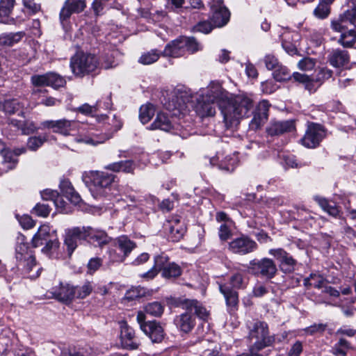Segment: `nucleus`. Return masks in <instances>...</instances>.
<instances>
[{
  "label": "nucleus",
  "mask_w": 356,
  "mask_h": 356,
  "mask_svg": "<svg viewBox=\"0 0 356 356\" xmlns=\"http://www.w3.org/2000/svg\"><path fill=\"white\" fill-rule=\"evenodd\" d=\"M275 261L268 257L254 258L250 261L248 272L256 277L271 280L277 274Z\"/></svg>",
  "instance_id": "nucleus-10"
},
{
  "label": "nucleus",
  "mask_w": 356,
  "mask_h": 356,
  "mask_svg": "<svg viewBox=\"0 0 356 356\" xmlns=\"http://www.w3.org/2000/svg\"><path fill=\"white\" fill-rule=\"evenodd\" d=\"M327 59L334 67L343 68L350 63V56L348 51L337 48L330 53Z\"/></svg>",
  "instance_id": "nucleus-32"
},
{
  "label": "nucleus",
  "mask_w": 356,
  "mask_h": 356,
  "mask_svg": "<svg viewBox=\"0 0 356 356\" xmlns=\"http://www.w3.org/2000/svg\"><path fill=\"white\" fill-rule=\"evenodd\" d=\"M219 291L225 298L228 313L233 314L237 312L239 307L238 292L229 287L227 283L219 284Z\"/></svg>",
  "instance_id": "nucleus-17"
},
{
  "label": "nucleus",
  "mask_w": 356,
  "mask_h": 356,
  "mask_svg": "<svg viewBox=\"0 0 356 356\" xmlns=\"http://www.w3.org/2000/svg\"><path fill=\"white\" fill-rule=\"evenodd\" d=\"M332 75L333 71L327 67L316 69L314 73L311 76L313 85L316 87V91L325 81L330 79Z\"/></svg>",
  "instance_id": "nucleus-37"
},
{
  "label": "nucleus",
  "mask_w": 356,
  "mask_h": 356,
  "mask_svg": "<svg viewBox=\"0 0 356 356\" xmlns=\"http://www.w3.org/2000/svg\"><path fill=\"white\" fill-rule=\"evenodd\" d=\"M209 6V19L216 28H221L229 22L231 13L225 6L223 0H211Z\"/></svg>",
  "instance_id": "nucleus-15"
},
{
  "label": "nucleus",
  "mask_w": 356,
  "mask_h": 356,
  "mask_svg": "<svg viewBox=\"0 0 356 356\" xmlns=\"http://www.w3.org/2000/svg\"><path fill=\"white\" fill-rule=\"evenodd\" d=\"M273 79L277 82L291 81L292 74L287 67L280 65L273 72Z\"/></svg>",
  "instance_id": "nucleus-50"
},
{
  "label": "nucleus",
  "mask_w": 356,
  "mask_h": 356,
  "mask_svg": "<svg viewBox=\"0 0 356 356\" xmlns=\"http://www.w3.org/2000/svg\"><path fill=\"white\" fill-rule=\"evenodd\" d=\"M185 54H194L202 49V47L197 39L193 36L183 35Z\"/></svg>",
  "instance_id": "nucleus-44"
},
{
  "label": "nucleus",
  "mask_w": 356,
  "mask_h": 356,
  "mask_svg": "<svg viewBox=\"0 0 356 356\" xmlns=\"http://www.w3.org/2000/svg\"><path fill=\"white\" fill-rule=\"evenodd\" d=\"M185 54L183 35H180L168 43L161 52L162 56L172 58L181 57Z\"/></svg>",
  "instance_id": "nucleus-31"
},
{
  "label": "nucleus",
  "mask_w": 356,
  "mask_h": 356,
  "mask_svg": "<svg viewBox=\"0 0 356 356\" xmlns=\"http://www.w3.org/2000/svg\"><path fill=\"white\" fill-rule=\"evenodd\" d=\"M221 98L220 109L223 115V121L227 129L237 124L240 120L249 118L252 119L249 126L252 130H257L268 120L270 104L268 100L259 102L254 109V103L247 94L231 95L225 89L221 88L219 92Z\"/></svg>",
  "instance_id": "nucleus-1"
},
{
  "label": "nucleus",
  "mask_w": 356,
  "mask_h": 356,
  "mask_svg": "<svg viewBox=\"0 0 356 356\" xmlns=\"http://www.w3.org/2000/svg\"><path fill=\"white\" fill-rule=\"evenodd\" d=\"M120 342L122 346L127 350H136L138 343L136 341L135 331L128 325L126 321L120 322Z\"/></svg>",
  "instance_id": "nucleus-18"
},
{
  "label": "nucleus",
  "mask_w": 356,
  "mask_h": 356,
  "mask_svg": "<svg viewBox=\"0 0 356 356\" xmlns=\"http://www.w3.org/2000/svg\"><path fill=\"white\" fill-rule=\"evenodd\" d=\"M24 35L25 33L24 31L1 33L0 35V45L12 47L19 42Z\"/></svg>",
  "instance_id": "nucleus-41"
},
{
  "label": "nucleus",
  "mask_w": 356,
  "mask_h": 356,
  "mask_svg": "<svg viewBox=\"0 0 356 356\" xmlns=\"http://www.w3.org/2000/svg\"><path fill=\"white\" fill-rule=\"evenodd\" d=\"M329 131L326 127L319 122L308 121L303 136L300 139L299 144L307 149L318 148L322 142L327 138Z\"/></svg>",
  "instance_id": "nucleus-7"
},
{
  "label": "nucleus",
  "mask_w": 356,
  "mask_h": 356,
  "mask_svg": "<svg viewBox=\"0 0 356 356\" xmlns=\"http://www.w3.org/2000/svg\"><path fill=\"white\" fill-rule=\"evenodd\" d=\"M59 189L60 195L66 197L71 204L77 205L82 202L79 193L75 190L68 178H63L60 181Z\"/></svg>",
  "instance_id": "nucleus-26"
},
{
  "label": "nucleus",
  "mask_w": 356,
  "mask_h": 356,
  "mask_svg": "<svg viewBox=\"0 0 356 356\" xmlns=\"http://www.w3.org/2000/svg\"><path fill=\"white\" fill-rule=\"evenodd\" d=\"M160 54L156 49H153L147 53L143 54L139 58V63L143 65H150L159 60Z\"/></svg>",
  "instance_id": "nucleus-58"
},
{
  "label": "nucleus",
  "mask_w": 356,
  "mask_h": 356,
  "mask_svg": "<svg viewBox=\"0 0 356 356\" xmlns=\"http://www.w3.org/2000/svg\"><path fill=\"white\" fill-rule=\"evenodd\" d=\"M282 47L290 56H300L296 44L293 42V36L291 34H285L282 38Z\"/></svg>",
  "instance_id": "nucleus-45"
},
{
  "label": "nucleus",
  "mask_w": 356,
  "mask_h": 356,
  "mask_svg": "<svg viewBox=\"0 0 356 356\" xmlns=\"http://www.w3.org/2000/svg\"><path fill=\"white\" fill-rule=\"evenodd\" d=\"M303 350L302 343L298 340L291 347L289 350L288 356H300Z\"/></svg>",
  "instance_id": "nucleus-64"
},
{
  "label": "nucleus",
  "mask_w": 356,
  "mask_h": 356,
  "mask_svg": "<svg viewBox=\"0 0 356 356\" xmlns=\"http://www.w3.org/2000/svg\"><path fill=\"white\" fill-rule=\"evenodd\" d=\"M70 65L76 77L83 78L95 72L100 63L95 54L81 51L71 58Z\"/></svg>",
  "instance_id": "nucleus-5"
},
{
  "label": "nucleus",
  "mask_w": 356,
  "mask_h": 356,
  "mask_svg": "<svg viewBox=\"0 0 356 356\" xmlns=\"http://www.w3.org/2000/svg\"><path fill=\"white\" fill-rule=\"evenodd\" d=\"M86 243V226L73 227L65 231L64 245L69 257H71L79 245Z\"/></svg>",
  "instance_id": "nucleus-14"
},
{
  "label": "nucleus",
  "mask_w": 356,
  "mask_h": 356,
  "mask_svg": "<svg viewBox=\"0 0 356 356\" xmlns=\"http://www.w3.org/2000/svg\"><path fill=\"white\" fill-rule=\"evenodd\" d=\"M67 81L64 76L55 72H48V86L58 90L65 87Z\"/></svg>",
  "instance_id": "nucleus-47"
},
{
  "label": "nucleus",
  "mask_w": 356,
  "mask_h": 356,
  "mask_svg": "<svg viewBox=\"0 0 356 356\" xmlns=\"http://www.w3.org/2000/svg\"><path fill=\"white\" fill-rule=\"evenodd\" d=\"M44 246L42 248V252L47 255H50L56 252L60 247V241L58 235L51 236V238L44 242Z\"/></svg>",
  "instance_id": "nucleus-53"
},
{
  "label": "nucleus",
  "mask_w": 356,
  "mask_h": 356,
  "mask_svg": "<svg viewBox=\"0 0 356 356\" xmlns=\"http://www.w3.org/2000/svg\"><path fill=\"white\" fill-rule=\"evenodd\" d=\"M259 246L248 235L240 233L227 243V250L232 254L241 256L255 252Z\"/></svg>",
  "instance_id": "nucleus-13"
},
{
  "label": "nucleus",
  "mask_w": 356,
  "mask_h": 356,
  "mask_svg": "<svg viewBox=\"0 0 356 356\" xmlns=\"http://www.w3.org/2000/svg\"><path fill=\"white\" fill-rule=\"evenodd\" d=\"M86 8V0H65L59 13L60 24L64 26L72 14L82 13Z\"/></svg>",
  "instance_id": "nucleus-16"
},
{
  "label": "nucleus",
  "mask_w": 356,
  "mask_h": 356,
  "mask_svg": "<svg viewBox=\"0 0 356 356\" xmlns=\"http://www.w3.org/2000/svg\"><path fill=\"white\" fill-rule=\"evenodd\" d=\"M165 307L164 302L154 300L145 304L142 312L145 314V316L148 314L153 317L160 318L164 313Z\"/></svg>",
  "instance_id": "nucleus-36"
},
{
  "label": "nucleus",
  "mask_w": 356,
  "mask_h": 356,
  "mask_svg": "<svg viewBox=\"0 0 356 356\" xmlns=\"http://www.w3.org/2000/svg\"><path fill=\"white\" fill-rule=\"evenodd\" d=\"M31 82L35 87L48 86V72L42 74H34L31 77Z\"/></svg>",
  "instance_id": "nucleus-59"
},
{
  "label": "nucleus",
  "mask_w": 356,
  "mask_h": 356,
  "mask_svg": "<svg viewBox=\"0 0 356 356\" xmlns=\"http://www.w3.org/2000/svg\"><path fill=\"white\" fill-rule=\"evenodd\" d=\"M261 87L262 92L265 94H272L278 88V86L273 80H267L262 82Z\"/></svg>",
  "instance_id": "nucleus-63"
},
{
  "label": "nucleus",
  "mask_w": 356,
  "mask_h": 356,
  "mask_svg": "<svg viewBox=\"0 0 356 356\" xmlns=\"http://www.w3.org/2000/svg\"><path fill=\"white\" fill-rule=\"evenodd\" d=\"M166 303L170 307H180L185 311H194V314L200 320L207 322L209 318V313L203 304L197 299H189L184 296L166 297Z\"/></svg>",
  "instance_id": "nucleus-8"
},
{
  "label": "nucleus",
  "mask_w": 356,
  "mask_h": 356,
  "mask_svg": "<svg viewBox=\"0 0 356 356\" xmlns=\"http://www.w3.org/2000/svg\"><path fill=\"white\" fill-rule=\"evenodd\" d=\"M173 119L174 117L168 113L160 111L157 113L156 118L150 124V129H159L166 132L170 131L175 129L172 122Z\"/></svg>",
  "instance_id": "nucleus-29"
},
{
  "label": "nucleus",
  "mask_w": 356,
  "mask_h": 356,
  "mask_svg": "<svg viewBox=\"0 0 356 356\" xmlns=\"http://www.w3.org/2000/svg\"><path fill=\"white\" fill-rule=\"evenodd\" d=\"M75 289V298L85 299L89 296L93 291L92 282L89 280H86L81 286H74Z\"/></svg>",
  "instance_id": "nucleus-51"
},
{
  "label": "nucleus",
  "mask_w": 356,
  "mask_h": 356,
  "mask_svg": "<svg viewBox=\"0 0 356 356\" xmlns=\"http://www.w3.org/2000/svg\"><path fill=\"white\" fill-rule=\"evenodd\" d=\"M15 217L24 229H31L36 225V221L29 214L19 215L15 213Z\"/></svg>",
  "instance_id": "nucleus-55"
},
{
  "label": "nucleus",
  "mask_w": 356,
  "mask_h": 356,
  "mask_svg": "<svg viewBox=\"0 0 356 356\" xmlns=\"http://www.w3.org/2000/svg\"><path fill=\"white\" fill-rule=\"evenodd\" d=\"M238 161L234 156L228 155L220 160V157L216 156L210 159V163L213 166H216L219 170L226 172H233L238 165Z\"/></svg>",
  "instance_id": "nucleus-33"
},
{
  "label": "nucleus",
  "mask_w": 356,
  "mask_h": 356,
  "mask_svg": "<svg viewBox=\"0 0 356 356\" xmlns=\"http://www.w3.org/2000/svg\"><path fill=\"white\" fill-rule=\"evenodd\" d=\"M170 257L165 253H161L154 257V265L147 272L141 275V277L149 280H153L168 266L170 263Z\"/></svg>",
  "instance_id": "nucleus-22"
},
{
  "label": "nucleus",
  "mask_w": 356,
  "mask_h": 356,
  "mask_svg": "<svg viewBox=\"0 0 356 356\" xmlns=\"http://www.w3.org/2000/svg\"><path fill=\"white\" fill-rule=\"evenodd\" d=\"M117 176L104 171H90L83 176V181L95 199L106 198L108 200L115 196L114 183Z\"/></svg>",
  "instance_id": "nucleus-4"
},
{
  "label": "nucleus",
  "mask_w": 356,
  "mask_h": 356,
  "mask_svg": "<svg viewBox=\"0 0 356 356\" xmlns=\"http://www.w3.org/2000/svg\"><path fill=\"white\" fill-rule=\"evenodd\" d=\"M41 198L44 201L54 202L55 199L58 197V191L57 190H52L46 188L40 191Z\"/></svg>",
  "instance_id": "nucleus-62"
},
{
  "label": "nucleus",
  "mask_w": 356,
  "mask_h": 356,
  "mask_svg": "<svg viewBox=\"0 0 356 356\" xmlns=\"http://www.w3.org/2000/svg\"><path fill=\"white\" fill-rule=\"evenodd\" d=\"M193 311L186 310L184 313L177 315L174 318V323L177 328L184 332L189 333L193 330L196 325L195 317H197Z\"/></svg>",
  "instance_id": "nucleus-24"
},
{
  "label": "nucleus",
  "mask_w": 356,
  "mask_h": 356,
  "mask_svg": "<svg viewBox=\"0 0 356 356\" xmlns=\"http://www.w3.org/2000/svg\"><path fill=\"white\" fill-rule=\"evenodd\" d=\"M74 286L68 283L60 282L58 286L53 288L52 294L55 299L66 305H70L75 298Z\"/></svg>",
  "instance_id": "nucleus-19"
},
{
  "label": "nucleus",
  "mask_w": 356,
  "mask_h": 356,
  "mask_svg": "<svg viewBox=\"0 0 356 356\" xmlns=\"http://www.w3.org/2000/svg\"><path fill=\"white\" fill-rule=\"evenodd\" d=\"M249 338L254 340L251 345V350L261 351L273 346L275 341V335H270L268 325L263 321L256 320L249 327Z\"/></svg>",
  "instance_id": "nucleus-6"
},
{
  "label": "nucleus",
  "mask_w": 356,
  "mask_h": 356,
  "mask_svg": "<svg viewBox=\"0 0 356 356\" xmlns=\"http://www.w3.org/2000/svg\"><path fill=\"white\" fill-rule=\"evenodd\" d=\"M268 254L273 257L278 270L285 275L293 274L298 270V261L282 248H271Z\"/></svg>",
  "instance_id": "nucleus-11"
},
{
  "label": "nucleus",
  "mask_w": 356,
  "mask_h": 356,
  "mask_svg": "<svg viewBox=\"0 0 356 356\" xmlns=\"http://www.w3.org/2000/svg\"><path fill=\"white\" fill-rule=\"evenodd\" d=\"M155 114V107L154 104L147 103L142 105L139 109V119L140 122L145 124L148 123Z\"/></svg>",
  "instance_id": "nucleus-46"
},
{
  "label": "nucleus",
  "mask_w": 356,
  "mask_h": 356,
  "mask_svg": "<svg viewBox=\"0 0 356 356\" xmlns=\"http://www.w3.org/2000/svg\"><path fill=\"white\" fill-rule=\"evenodd\" d=\"M296 130V123L293 120L271 122L266 127L268 136H279L284 134L291 133Z\"/></svg>",
  "instance_id": "nucleus-21"
},
{
  "label": "nucleus",
  "mask_w": 356,
  "mask_h": 356,
  "mask_svg": "<svg viewBox=\"0 0 356 356\" xmlns=\"http://www.w3.org/2000/svg\"><path fill=\"white\" fill-rule=\"evenodd\" d=\"M331 10V5L318 0V3L314 8L313 15L317 19H325L329 17Z\"/></svg>",
  "instance_id": "nucleus-52"
},
{
  "label": "nucleus",
  "mask_w": 356,
  "mask_h": 356,
  "mask_svg": "<svg viewBox=\"0 0 356 356\" xmlns=\"http://www.w3.org/2000/svg\"><path fill=\"white\" fill-rule=\"evenodd\" d=\"M232 224L222 223L218 228V237L222 243L227 242L232 240L233 237V232L231 229L230 225Z\"/></svg>",
  "instance_id": "nucleus-57"
},
{
  "label": "nucleus",
  "mask_w": 356,
  "mask_h": 356,
  "mask_svg": "<svg viewBox=\"0 0 356 356\" xmlns=\"http://www.w3.org/2000/svg\"><path fill=\"white\" fill-rule=\"evenodd\" d=\"M313 199L321 209L329 216L335 218L341 217L342 214L341 209L336 202L321 195H315Z\"/></svg>",
  "instance_id": "nucleus-28"
},
{
  "label": "nucleus",
  "mask_w": 356,
  "mask_h": 356,
  "mask_svg": "<svg viewBox=\"0 0 356 356\" xmlns=\"http://www.w3.org/2000/svg\"><path fill=\"white\" fill-rule=\"evenodd\" d=\"M72 121L61 119L58 120H44L40 123L41 129H52L56 134L68 136L70 134Z\"/></svg>",
  "instance_id": "nucleus-23"
},
{
  "label": "nucleus",
  "mask_w": 356,
  "mask_h": 356,
  "mask_svg": "<svg viewBox=\"0 0 356 356\" xmlns=\"http://www.w3.org/2000/svg\"><path fill=\"white\" fill-rule=\"evenodd\" d=\"M118 248L123 252L120 257V261L123 262L130 254L134 249L136 248V243L130 240L127 236H122L118 238Z\"/></svg>",
  "instance_id": "nucleus-39"
},
{
  "label": "nucleus",
  "mask_w": 356,
  "mask_h": 356,
  "mask_svg": "<svg viewBox=\"0 0 356 356\" xmlns=\"http://www.w3.org/2000/svg\"><path fill=\"white\" fill-rule=\"evenodd\" d=\"M291 82L297 86H302L310 93L316 92V87L314 86L312 76L306 74L295 72L292 74Z\"/></svg>",
  "instance_id": "nucleus-35"
},
{
  "label": "nucleus",
  "mask_w": 356,
  "mask_h": 356,
  "mask_svg": "<svg viewBox=\"0 0 356 356\" xmlns=\"http://www.w3.org/2000/svg\"><path fill=\"white\" fill-rule=\"evenodd\" d=\"M57 235L56 230L53 229L48 224H43L39 227L29 243L26 236L18 232L15 243V259L17 266H23V270L29 273L36 266V258L34 248L44 245V242Z\"/></svg>",
  "instance_id": "nucleus-2"
},
{
  "label": "nucleus",
  "mask_w": 356,
  "mask_h": 356,
  "mask_svg": "<svg viewBox=\"0 0 356 356\" xmlns=\"http://www.w3.org/2000/svg\"><path fill=\"white\" fill-rule=\"evenodd\" d=\"M323 106L325 111L337 113L341 111L342 104L339 100L332 99L326 102Z\"/></svg>",
  "instance_id": "nucleus-61"
},
{
  "label": "nucleus",
  "mask_w": 356,
  "mask_h": 356,
  "mask_svg": "<svg viewBox=\"0 0 356 356\" xmlns=\"http://www.w3.org/2000/svg\"><path fill=\"white\" fill-rule=\"evenodd\" d=\"M215 28H216L211 20L202 19L193 26L191 29L192 33H201L203 34L210 33Z\"/></svg>",
  "instance_id": "nucleus-49"
},
{
  "label": "nucleus",
  "mask_w": 356,
  "mask_h": 356,
  "mask_svg": "<svg viewBox=\"0 0 356 356\" xmlns=\"http://www.w3.org/2000/svg\"><path fill=\"white\" fill-rule=\"evenodd\" d=\"M147 316L143 312H138L136 320L140 330L149 337L153 343H160L165 337L164 329L161 323L154 321H147Z\"/></svg>",
  "instance_id": "nucleus-12"
},
{
  "label": "nucleus",
  "mask_w": 356,
  "mask_h": 356,
  "mask_svg": "<svg viewBox=\"0 0 356 356\" xmlns=\"http://www.w3.org/2000/svg\"><path fill=\"white\" fill-rule=\"evenodd\" d=\"M0 111L6 115H13L17 114L19 117L25 118L24 104L17 99H6L0 102Z\"/></svg>",
  "instance_id": "nucleus-25"
},
{
  "label": "nucleus",
  "mask_w": 356,
  "mask_h": 356,
  "mask_svg": "<svg viewBox=\"0 0 356 356\" xmlns=\"http://www.w3.org/2000/svg\"><path fill=\"white\" fill-rule=\"evenodd\" d=\"M187 228L179 217H174L168 221V240L173 243L180 241L184 236Z\"/></svg>",
  "instance_id": "nucleus-20"
},
{
  "label": "nucleus",
  "mask_w": 356,
  "mask_h": 356,
  "mask_svg": "<svg viewBox=\"0 0 356 356\" xmlns=\"http://www.w3.org/2000/svg\"><path fill=\"white\" fill-rule=\"evenodd\" d=\"M0 154L3 157V163H8L7 167L8 170H12L17 168L19 159L13 155L11 149L9 147H3L0 149Z\"/></svg>",
  "instance_id": "nucleus-48"
},
{
  "label": "nucleus",
  "mask_w": 356,
  "mask_h": 356,
  "mask_svg": "<svg viewBox=\"0 0 356 356\" xmlns=\"http://www.w3.org/2000/svg\"><path fill=\"white\" fill-rule=\"evenodd\" d=\"M15 0H0V22L4 24H8L10 22H15L14 18L9 19L11 14Z\"/></svg>",
  "instance_id": "nucleus-38"
},
{
  "label": "nucleus",
  "mask_w": 356,
  "mask_h": 356,
  "mask_svg": "<svg viewBox=\"0 0 356 356\" xmlns=\"http://www.w3.org/2000/svg\"><path fill=\"white\" fill-rule=\"evenodd\" d=\"M329 29L339 35L337 43L352 48L356 43V7L343 10L330 20Z\"/></svg>",
  "instance_id": "nucleus-3"
},
{
  "label": "nucleus",
  "mask_w": 356,
  "mask_h": 356,
  "mask_svg": "<svg viewBox=\"0 0 356 356\" xmlns=\"http://www.w3.org/2000/svg\"><path fill=\"white\" fill-rule=\"evenodd\" d=\"M221 88L208 91L206 95H199L196 98L194 110L200 118L211 117L216 114V104L220 107L221 103L219 95Z\"/></svg>",
  "instance_id": "nucleus-9"
},
{
  "label": "nucleus",
  "mask_w": 356,
  "mask_h": 356,
  "mask_svg": "<svg viewBox=\"0 0 356 356\" xmlns=\"http://www.w3.org/2000/svg\"><path fill=\"white\" fill-rule=\"evenodd\" d=\"M49 134L44 133L38 136H31L26 141L27 149L31 152H36L44 144L49 140Z\"/></svg>",
  "instance_id": "nucleus-40"
},
{
  "label": "nucleus",
  "mask_w": 356,
  "mask_h": 356,
  "mask_svg": "<svg viewBox=\"0 0 356 356\" xmlns=\"http://www.w3.org/2000/svg\"><path fill=\"white\" fill-rule=\"evenodd\" d=\"M353 349L350 343L344 338H340L332 348V353L335 356H346L349 350Z\"/></svg>",
  "instance_id": "nucleus-43"
},
{
  "label": "nucleus",
  "mask_w": 356,
  "mask_h": 356,
  "mask_svg": "<svg viewBox=\"0 0 356 356\" xmlns=\"http://www.w3.org/2000/svg\"><path fill=\"white\" fill-rule=\"evenodd\" d=\"M52 209L48 204L38 202L31 210V213L36 216L47 218Z\"/></svg>",
  "instance_id": "nucleus-56"
},
{
  "label": "nucleus",
  "mask_w": 356,
  "mask_h": 356,
  "mask_svg": "<svg viewBox=\"0 0 356 356\" xmlns=\"http://www.w3.org/2000/svg\"><path fill=\"white\" fill-rule=\"evenodd\" d=\"M110 242L106 232L86 226V243L95 247H103Z\"/></svg>",
  "instance_id": "nucleus-27"
},
{
  "label": "nucleus",
  "mask_w": 356,
  "mask_h": 356,
  "mask_svg": "<svg viewBox=\"0 0 356 356\" xmlns=\"http://www.w3.org/2000/svg\"><path fill=\"white\" fill-rule=\"evenodd\" d=\"M40 127H37L33 121L24 120V127L22 129V135L31 136L38 132Z\"/></svg>",
  "instance_id": "nucleus-60"
},
{
  "label": "nucleus",
  "mask_w": 356,
  "mask_h": 356,
  "mask_svg": "<svg viewBox=\"0 0 356 356\" xmlns=\"http://www.w3.org/2000/svg\"><path fill=\"white\" fill-rule=\"evenodd\" d=\"M104 169L115 173L123 172L124 174L134 175L136 163L131 159L121 160L106 165L104 166Z\"/></svg>",
  "instance_id": "nucleus-34"
},
{
  "label": "nucleus",
  "mask_w": 356,
  "mask_h": 356,
  "mask_svg": "<svg viewBox=\"0 0 356 356\" xmlns=\"http://www.w3.org/2000/svg\"><path fill=\"white\" fill-rule=\"evenodd\" d=\"M248 272L245 270L238 269L231 273L228 284L235 291L245 289L249 284Z\"/></svg>",
  "instance_id": "nucleus-30"
},
{
  "label": "nucleus",
  "mask_w": 356,
  "mask_h": 356,
  "mask_svg": "<svg viewBox=\"0 0 356 356\" xmlns=\"http://www.w3.org/2000/svg\"><path fill=\"white\" fill-rule=\"evenodd\" d=\"M182 273V268L176 262L171 261L163 270L161 277L165 280L174 281L179 278Z\"/></svg>",
  "instance_id": "nucleus-42"
},
{
  "label": "nucleus",
  "mask_w": 356,
  "mask_h": 356,
  "mask_svg": "<svg viewBox=\"0 0 356 356\" xmlns=\"http://www.w3.org/2000/svg\"><path fill=\"white\" fill-rule=\"evenodd\" d=\"M327 323H314L310 326H308L303 329V332L306 335L314 336V335H323L327 328Z\"/></svg>",
  "instance_id": "nucleus-54"
}]
</instances>
